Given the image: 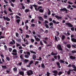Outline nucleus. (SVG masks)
<instances>
[{"label":"nucleus","mask_w":76,"mask_h":76,"mask_svg":"<svg viewBox=\"0 0 76 76\" xmlns=\"http://www.w3.org/2000/svg\"><path fill=\"white\" fill-rule=\"evenodd\" d=\"M29 9H26L25 10V12L26 13H28V12H29Z\"/></svg>","instance_id":"obj_25"},{"label":"nucleus","mask_w":76,"mask_h":76,"mask_svg":"<svg viewBox=\"0 0 76 76\" xmlns=\"http://www.w3.org/2000/svg\"><path fill=\"white\" fill-rule=\"evenodd\" d=\"M16 22L18 23V24H19V22H20V20L19 19H18L17 20Z\"/></svg>","instance_id":"obj_20"},{"label":"nucleus","mask_w":76,"mask_h":76,"mask_svg":"<svg viewBox=\"0 0 76 76\" xmlns=\"http://www.w3.org/2000/svg\"><path fill=\"white\" fill-rule=\"evenodd\" d=\"M27 75H28V76H30V75H31L33 74V72L31 70H29L28 71H27Z\"/></svg>","instance_id":"obj_1"},{"label":"nucleus","mask_w":76,"mask_h":76,"mask_svg":"<svg viewBox=\"0 0 76 76\" xmlns=\"http://www.w3.org/2000/svg\"><path fill=\"white\" fill-rule=\"evenodd\" d=\"M31 26H32L33 27H34L35 26V25L34 24H31Z\"/></svg>","instance_id":"obj_50"},{"label":"nucleus","mask_w":76,"mask_h":76,"mask_svg":"<svg viewBox=\"0 0 76 76\" xmlns=\"http://www.w3.org/2000/svg\"><path fill=\"white\" fill-rule=\"evenodd\" d=\"M41 8H42V7H41V6L39 7H39H38V8H37V10H39V9H41Z\"/></svg>","instance_id":"obj_63"},{"label":"nucleus","mask_w":76,"mask_h":76,"mask_svg":"<svg viewBox=\"0 0 76 76\" xmlns=\"http://www.w3.org/2000/svg\"><path fill=\"white\" fill-rule=\"evenodd\" d=\"M41 66L43 69H44V68L45 67V66L44 65V64H41Z\"/></svg>","instance_id":"obj_30"},{"label":"nucleus","mask_w":76,"mask_h":76,"mask_svg":"<svg viewBox=\"0 0 76 76\" xmlns=\"http://www.w3.org/2000/svg\"><path fill=\"white\" fill-rule=\"evenodd\" d=\"M48 10L49 11L48 12V15H50V14H51V12H50V10H49V9H48Z\"/></svg>","instance_id":"obj_49"},{"label":"nucleus","mask_w":76,"mask_h":76,"mask_svg":"<svg viewBox=\"0 0 76 76\" xmlns=\"http://www.w3.org/2000/svg\"><path fill=\"white\" fill-rule=\"evenodd\" d=\"M69 58L71 60H75L76 58V57L73 56H69Z\"/></svg>","instance_id":"obj_8"},{"label":"nucleus","mask_w":76,"mask_h":76,"mask_svg":"<svg viewBox=\"0 0 76 76\" xmlns=\"http://www.w3.org/2000/svg\"><path fill=\"white\" fill-rule=\"evenodd\" d=\"M16 41L19 42H22V40H21V39H16Z\"/></svg>","instance_id":"obj_16"},{"label":"nucleus","mask_w":76,"mask_h":76,"mask_svg":"<svg viewBox=\"0 0 76 76\" xmlns=\"http://www.w3.org/2000/svg\"><path fill=\"white\" fill-rule=\"evenodd\" d=\"M4 48H5V50H7V46H6V45H4Z\"/></svg>","instance_id":"obj_44"},{"label":"nucleus","mask_w":76,"mask_h":76,"mask_svg":"<svg viewBox=\"0 0 76 76\" xmlns=\"http://www.w3.org/2000/svg\"><path fill=\"white\" fill-rule=\"evenodd\" d=\"M71 40L72 41H73V42H76V39H75L74 38H72Z\"/></svg>","instance_id":"obj_14"},{"label":"nucleus","mask_w":76,"mask_h":76,"mask_svg":"<svg viewBox=\"0 0 76 76\" xmlns=\"http://www.w3.org/2000/svg\"><path fill=\"white\" fill-rule=\"evenodd\" d=\"M57 48L59 50H61V51H62L63 50L62 48H61V45H57Z\"/></svg>","instance_id":"obj_6"},{"label":"nucleus","mask_w":76,"mask_h":76,"mask_svg":"<svg viewBox=\"0 0 76 76\" xmlns=\"http://www.w3.org/2000/svg\"><path fill=\"white\" fill-rule=\"evenodd\" d=\"M71 31H74V27L71 28Z\"/></svg>","instance_id":"obj_57"},{"label":"nucleus","mask_w":76,"mask_h":76,"mask_svg":"<svg viewBox=\"0 0 76 76\" xmlns=\"http://www.w3.org/2000/svg\"><path fill=\"white\" fill-rule=\"evenodd\" d=\"M2 18L4 19V20H6L7 21H10V19L8 17H5L4 16Z\"/></svg>","instance_id":"obj_4"},{"label":"nucleus","mask_w":76,"mask_h":76,"mask_svg":"<svg viewBox=\"0 0 76 76\" xmlns=\"http://www.w3.org/2000/svg\"><path fill=\"white\" fill-rule=\"evenodd\" d=\"M6 59L8 61H10V58L9 57H7L6 58Z\"/></svg>","instance_id":"obj_42"},{"label":"nucleus","mask_w":76,"mask_h":76,"mask_svg":"<svg viewBox=\"0 0 76 76\" xmlns=\"http://www.w3.org/2000/svg\"><path fill=\"white\" fill-rule=\"evenodd\" d=\"M21 4L22 6V8L23 9H25V7L24 6H23V4Z\"/></svg>","instance_id":"obj_28"},{"label":"nucleus","mask_w":76,"mask_h":76,"mask_svg":"<svg viewBox=\"0 0 76 76\" xmlns=\"http://www.w3.org/2000/svg\"><path fill=\"white\" fill-rule=\"evenodd\" d=\"M12 52L14 53H12V55H17V51L16 49L13 50Z\"/></svg>","instance_id":"obj_3"},{"label":"nucleus","mask_w":76,"mask_h":76,"mask_svg":"<svg viewBox=\"0 0 76 76\" xmlns=\"http://www.w3.org/2000/svg\"><path fill=\"white\" fill-rule=\"evenodd\" d=\"M38 18L39 20H42V21H43L44 19L41 17H38Z\"/></svg>","instance_id":"obj_15"},{"label":"nucleus","mask_w":76,"mask_h":76,"mask_svg":"<svg viewBox=\"0 0 76 76\" xmlns=\"http://www.w3.org/2000/svg\"><path fill=\"white\" fill-rule=\"evenodd\" d=\"M72 67H73V68L74 69H75V67L76 66H75V65H72L71 66Z\"/></svg>","instance_id":"obj_43"},{"label":"nucleus","mask_w":76,"mask_h":76,"mask_svg":"<svg viewBox=\"0 0 76 76\" xmlns=\"http://www.w3.org/2000/svg\"><path fill=\"white\" fill-rule=\"evenodd\" d=\"M67 74L68 75H70V69H69V70L67 71Z\"/></svg>","instance_id":"obj_37"},{"label":"nucleus","mask_w":76,"mask_h":76,"mask_svg":"<svg viewBox=\"0 0 76 76\" xmlns=\"http://www.w3.org/2000/svg\"><path fill=\"white\" fill-rule=\"evenodd\" d=\"M30 52H31V53H33V54H36V52H34V51H32V50H30Z\"/></svg>","instance_id":"obj_32"},{"label":"nucleus","mask_w":76,"mask_h":76,"mask_svg":"<svg viewBox=\"0 0 76 76\" xmlns=\"http://www.w3.org/2000/svg\"><path fill=\"white\" fill-rule=\"evenodd\" d=\"M44 18H45V19H46V18H47L48 16H47V15H44Z\"/></svg>","instance_id":"obj_59"},{"label":"nucleus","mask_w":76,"mask_h":76,"mask_svg":"<svg viewBox=\"0 0 76 76\" xmlns=\"http://www.w3.org/2000/svg\"><path fill=\"white\" fill-rule=\"evenodd\" d=\"M76 45H72V47H73V48H76Z\"/></svg>","instance_id":"obj_52"},{"label":"nucleus","mask_w":76,"mask_h":76,"mask_svg":"<svg viewBox=\"0 0 76 76\" xmlns=\"http://www.w3.org/2000/svg\"><path fill=\"white\" fill-rule=\"evenodd\" d=\"M39 12H40V13H42L43 12H44V10L42 9H40L39 10Z\"/></svg>","instance_id":"obj_23"},{"label":"nucleus","mask_w":76,"mask_h":76,"mask_svg":"<svg viewBox=\"0 0 76 76\" xmlns=\"http://www.w3.org/2000/svg\"><path fill=\"white\" fill-rule=\"evenodd\" d=\"M59 61L60 63H64V61L62 60H60Z\"/></svg>","instance_id":"obj_58"},{"label":"nucleus","mask_w":76,"mask_h":76,"mask_svg":"<svg viewBox=\"0 0 76 76\" xmlns=\"http://www.w3.org/2000/svg\"><path fill=\"white\" fill-rule=\"evenodd\" d=\"M53 73H54V74L53 75H55V76H56V75H57L58 72L56 70H55L53 71Z\"/></svg>","instance_id":"obj_9"},{"label":"nucleus","mask_w":76,"mask_h":76,"mask_svg":"<svg viewBox=\"0 0 76 76\" xmlns=\"http://www.w3.org/2000/svg\"><path fill=\"white\" fill-rule=\"evenodd\" d=\"M49 25L50 26H53V23H49Z\"/></svg>","instance_id":"obj_48"},{"label":"nucleus","mask_w":76,"mask_h":76,"mask_svg":"<svg viewBox=\"0 0 76 76\" xmlns=\"http://www.w3.org/2000/svg\"><path fill=\"white\" fill-rule=\"evenodd\" d=\"M40 45H43V43H42V41H40Z\"/></svg>","instance_id":"obj_60"},{"label":"nucleus","mask_w":76,"mask_h":76,"mask_svg":"<svg viewBox=\"0 0 76 76\" xmlns=\"http://www.w3.org/2000/svg\"><path fill=\"white\" fill-rule=\"evenodd\" d=\"M26 54H28V56H30V52H27Z\"/></svg>","instance_id":"obj_36"},{"label":"nucleus","mask_w":76,"mask_h":76,"mask_svg":"<svg viewBox=\"0 0 76 76\" xmlns=\"http://www.w3.org/2000/svg\"><path fill=\"white\" fill-rule=\"evenodd\" d=\"M71 52L73 54H75V53H76V51L72 50L71 51Z\"/></svg>","instance_id":"obj_38"},{"label":"nucleus","mask_w":76,"mask_h":76,"mask_svg":"<svg viewBox=\"0 0 76 76\" xmlns=\"http://www.w3.org/2000/svg\"><path fill=\"white\" fill-rule=\"evenodd\" d=\"M45 26L46 28H49V27L48 26V25L47 24H45Z\"/></svg>","instance_id":"obj_40"},{"label":"nucleus","mask_w":76,"mask_h":76,"mask_svg":"<svg viewBox=\"0 0 76 76\" xmlns=\"http://www.w3.org/2000/svg\"><path fill=\"white\" fill-rule=\"evenodd\" d=\"M15 18H16V19H20V18L19 17V16H18L17 15H16L15 16Z\"/></svg>","instance_id":"obj_26"},{"label":"nucleus","mask_w":76,"mask_h":76,"mask_svg":"<svg viewBox=\"0 0 76 76\" xmlns=\"http://www.w3.org/2000/svg\"><path fill=\"white\" fill-rule=\"evenodd\" d=\"M51 55H52L53 56H55V55H57V53H54V52H52L51 53Z\"/></svg>","instance_id":"obj_18"},{"label":"nucleus","mask_w":76,"mask_h":76,"mask_svg":"<svg viewBox=\"0 0 76 76\" xmlns=\"http://www.w3.org/2000/svg\"><path fill=\"white\" fill-rule=\"evenodd\" d=\"M56 64L58 66V68H60L61 67L60 66V63L58 62H56Z\"/></svg>","instance_id":"obj_12"},{"label":"nucleus","mask_w":76,"mask_h":76,"mask_svg":"<svg viewBox=\"0 0 76 76\" xmlns=\"http://www.w3.org/2000/svg\"><path fill=\"white\" fill-rule=\"evenodd\" d=\"M21 69L22 70H23V71H26V68H23V67H21Z\"/></svg>","instance_id":"obj_33"},{"label":"nucleus","mask_w":76,"mask_h":76,"mask_svg":"<svg viewBox=\"0 0 76 76\" xmlns=\"http://www.w3.org/2000/svg\"><path fill=\"white\" fill-rule=\"evenodd\" d=\"M19 51L20 52H19V53H20V54H22V52H23V50H20Z\"/></svg>","instance_id":"obj_55"},{"label":"nucleus","mask_w":76,"mask_h":76,"mask_svg":"<svg viewBox=\"0 0 76 76\" xmlns=\"http://www.w3.org/2000/svg\"><path fill=\"white\" fill-rule=\"evenodd\" d=\"M32 57L33 60H35V59H36V55L35 54H34L33 55Z\"/></svg>","instance_id":"obj_11"},{"label":"nucleus","mask_w":76,"mask_h":76,"mask_svg":"<svg viewBox=\"0 0 76 76\" xmlns=\"http://www.w3.org/2000/svg\"><path fill=\"white\" fill-rule=\"evenodd\" d=\"M19 73L20 75H23V74H24V72H23L21 71L19 72Z\"/></svg>","instance_id":"obj_19"},{"label":"nucleus","mask_w":76,"mask_h":76,"mask_svg":"<svg viewBox=\"0 0 76 76\" xmlns=\"http://www.w3.org/2000/svg\"><path fill=\"white\" fill-rule=\"evenodd\" d=\"M23 60H24L25 63H27V62L29 61L28 59H25L24 60L23 59Z\"/></svg>","instance_id":"obj_27"},{"label":"nucleus","mask_w":76,"mask_h":76,"mask_svg":"<svg viewBox=\"0 0 76 76\" xmlns=\"http://www.w3.org/2000/svg\"><path fill=\"white\" fill-rule=\"evenodd\" d=\"M24 57L26 58H29V55H25Z\"/></svg>","instance_id":"obj_22"},{"label":"nucleus","mask_w":76,"mask_h":76,"mask_svg":"<svg viewBox=\"0 0 76 76\" xmlns=\"http://www.w3.org/2000/svg\"><path fill=\"white\" fill-rule=\"evenodd\" d=\"M63 74V72H62L61 71H60L58 73V75L59 76H60V75H61V74Z\"/></svg>","instance_id":"obj_17"},{"label":"nucleus","mask_w":76,"mask_h":76,"mask_svg":"<svg viewBox=\"0 0 76 76\" xmlns=\"http://www.w3.org/2000/svg\"><path fill=\"white\" fill-rule=\"evenodd\" d=\"M16 47H19V46H20V45L19 44L17 43L16 44Z\"/></svg>","instance_id":"obj_51"},{"label":"nucleus","mask_w":76,"mask_h":76,"mask_svg":"<svg viewBox=\"0 0 76 76\" xmlns=\"http://www.w3.org/2000/svg\"><path fill=\"white\" fill-rule=\"evenodd\" d=\"M64 38H65V36H64V35H62V38H61L62 39V40H63V39H64Z\"/></svg>","instance_id":"obj_34"},{"label":"nucleus","mask_w":76,"mask_h":76,"mask_svg":"<svg viewBox=\"0 0 76 76\" xmlns=\"http://www.w3.org/2000/svg\"><path fill=\"white\" fill-rule=\"evenodd\" d=\"M18 48L20 50L22 49V46H20V47H19Z\"/></svg>","instance_id":"obj_62"},{"label":"nucleus","mask_w":76,"mask_h":76,"mask_svg":"<svg viewBox=\"0 0 76 76\" xmlns=\"http://www.w3.org/2000/svg\"><path fill=\"white\" fill-rule=\"evenodd\" d=\"M71 7V5H69L67 7V8H68V9H70V8Z\"/></svg>","instance_id":"obj_54"},{"label":"nucleus","mask_w":76,"mask_h":76,"mask_svg":"<svg viewBox=\"0 0 76 76\" xmlns=\"http://www.w3.org/2000/svg\"><path fill=\"white\" fill-rule=\"evenodd\" d=\"M32 6H34V7L35 9V10H38V9H37V5H32Z\"/></svg>","instance_id":"obj_13"},{"label":"nucleus","mask_w":76,"mask_h":76,"mask_svg":"<svg viewBox=\"0 0 76 76\" xmlns=\"http://www.w3.org/2000/svg\"><path fill=\"white\" fill-rule=\"evenodd\" d=\"M31 42H34V40L33 39H31Z\"/></svg>","instance_id":"obj_41"},{"label":"nucleus","mask_w":76,"mask_h":76,"mask_svg":"<svg viewBox=\"0 0 76 76\" xmlns=\"http://www.w3.org/2000/svg\"><path fill=\"white\" fill-rule=\"evenodd\" d=\"M66 25L67 26H68L69 27H73V25H72L70 23H65Z\"/></svg>","instance_id":"obj_5"},{"label":"nucleus","mask_w":76,"mask_h":76,"mask_svg":"<svg viewBox=\"0 0 76 76\" xmlns=\"http://www.w3.org/2000/svg\"><path fill=\"white\" fill-rule=\"evenodd\" d=\"M12 48H9V51H10V52H12Z\"/></svg>","instance_id":"obj_53"},{"label":"nucleus","mask_w":76,"mask_h":76,"mask_svg":"<svg viewBox=\"0 0 76 76\" xmlns=\"http://www.w3.org/2000/svg\"><path fill=\"white\" fill-rule=\"evenodd\" d=\"M46 23H48V21L47 20H45V23H43V24L44 25V24H45Z\"/></svg>","instance_id":"obj_21"},{"label":"nucleus","mask_w":76,"mask_h":76,"mask_svg":"<svg viewBox=\"0 0 76 76\" xmlns=\"http://www.w3.org/2000/svg\"><path fill=\"white\" fill-rule=\"evenodd\" d=\"M61 12H66V13H67V10L66 8H61L60 10Z\"/></svg>","instance_id":"obj_2"},{"label":"nucleus","mask_w":76,"mask_h":76,"mask_svg":"<svg viewBox=\"0 0 76 76\" xmlns=\"http://www.w3.org/2000/svg\"><path fill=\"white\" fill-rule=\"evenodd\" d=\"M50 75V73H49L48 72H47V76H49Z\"/></svg>","instance_id":"obj_39"},{"label":"nucleus","mask_w":76,"mask_h":76,"mask_svg":"<svg viewBox=\"0 0 76 76\" xmlns=\"http://www.w3.org/2000/svg\"><path fill=\"white\" fill-rule=\"evenodd\" d=\"M55 41H57V37L56 36H55Z\"/></svg>","instance_id":"obj_64"},{"label":"nucleus","mask_w":76,"mask_h":76,"mask_svg":"<svg viewBox=\"0 0 76 76\" xmlns=\"http://www.w3.org/2000/svg\"><path fill=\"white\" fill-rule=\"evenodd\" d=\"M34 37L35 40H36L38 42L39 41H40V39L38 37H37V36H34Z\"/></svg>","instance_id":"obj_7"},{"label":"nucleus","mask_w":76,"mask_h":76,"mask_svg":"<svg viewBox=\"0 0 76 76\" xmlns=\"http://www.w3.org/2000/svg\"><path fill=\"white\" fill-rule=\"evenodd\" d=\"M66 46H67V47H68V48H70V47H71V46L70 45V44L67 45Z\"/></svg>","instance_id":"obj_29"},{"label":"nucleus","mask_w":76,"mask_h":76,"mask_svg":"<svg viewBox=\"0 0 76 76\" xmlns=\"http://www.w3.org/2000/svg\"><path fill=\"white\" fill-rule=\"evenodd\" d=\"M29 36L28 34H26V38H29Z\"/></svg>","instance_id":"obj_46"},{"label":"nucleus","mask_w":76,"mask_h":76,"mask_svg":"<svg viewBox=\"0 0 76 76\" xmlns=\"http://www.w3.org/2000/svg\"><path fill=\"white\" fill-rule=\"evenodd\" d=\"M38 63H39V61H36L34 65H37V64H38Z\"/></svg>","instance_id":"obj_45"},{"label":"nucleus","mask_w":76,"mask_h":76,"mask_svg":"<svg viewBox=\"0 0 76 76\" xmlns=\"http://www.w3.org/2000/svg\"><path fill=\"white\" fill-rule=\"evenodd\" d=\"M15 34H16V37H19V34H18V33H16Z\"/></svg>","instance_id":"obj_47"},{"label":"nucleus","mask_w":76,"mask_h":76,"mask_svg":"<svg viewBox=\"0 0 76 76\" xmlns=\"http://www.w3.org/2000/svg\"><path fill=\"white\" fill-rule=\"evenodd\" d=\"M2 67L3 69H6L7 67H6V66H2Z\"/></svg>","instance_id":"obj_31"},{"label":"nucleus","mask_w":76,"mask_h":76,"mask_svg":"<svg viewBox=\"0 0 76 76\" xmlns=\"http://www.w3.org/2000/svg\"><path fill=\"white\" fill-rule=\"evenodd\" d=\"M68 3L69 4H73V3L72 2H71L70 1H68Z\"/></svg>","instance_id":"obj_61"},{"label":"nucleus","mask_w":76,"mask_h":76,"mask_svg":"<svg viewBox=\"0 0 76 76\" xmlns=\"http://www.w3.org/2000/svg\"><path fill=\"white\" fill-rule=\"evenodd\" d=\"M32 63H33V61H31L29 64L31 65Z\"/></svg>","instance_id":"obj_56"},{"label":"nucleus","mask_w":76,"mask_h":76,"mask_svg":"<svg viewBox=\"0 0 76 76\" xmlns=\"http://www.w3.org/2000/svg\"><path fill=\"white\" fill-rule=\"evenodd\" d=\"M55 18H56L58 19H61V18H62L61 17L57 15L55 16Z\"/></svg>","instance_id":"obj_10"},{"label":"nucleus","mask_w":76,"mask_h":76,"mask_svg":"<svg viewBox=\"0 0 76 76\" xmlns=\"http://www.w3.org/2000/svg\"><path fill=\"white\" fill-rule=\"evenodd\" d=\"M20 57L21 59H22L21 61H23V57H22V55H21Z\"/></svg>","instance_id":"obj_35"},{"label":"nucleus","mask_w":76,"mask_h":76,"mask_svg":"<svg viewBox=\"0 0 76 76\" xmlns=\"http://www.w3.org/2000/svg\"><path fill=\"white\" fill-rule=\"evenodd\" d=\"M13 70L14 71H15V72H17V68L16 67L14 68L13 69Z\"/></svg>","instance_id":"obj_24"}]
</instances>
